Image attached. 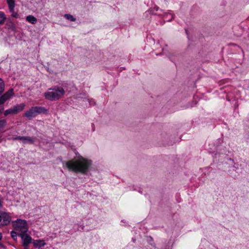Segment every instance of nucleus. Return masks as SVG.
Returning <instances> with one entry per match:
<instances>
[{
	"instance_id": "obj_26",
	"label": "nucleus",
	"mask_w": 249,
	"mask_h": 249,
	"mask_svg": "<svg viewBox=\"0 0 249 249\" xmlns=\"http://www.w3.org/2000/svg\"><path fill=\"white\" fill-rule=\"evenodd\" d=\"M168 16V14H166L165 15V16Z\"/></svg>"
},
{
	"instance_id": "obj_19",
	"label": "nucleus",
	"mask_w": 249,
	"mask_h": 249,
	"mask_svg": "<svg viewBox=\"0 0 249 249\" xmlns=\"http://www.w3.org/2000/svg\"><path fill=\"white\" fill-rule=\"evenodd\" d=\"M159 10V7H158V6H155L153 8V12H154V11H158Z\"/></svg>"
},
{
	"instance_id": "obj_22",
	"label": "nucleus",
	"mask_w": 249,
	"mask_h": 249,
	"mask_svg": "<svg viewBox=\"0 0 249 249\" xmlns=\"http://www.w3.org/2000/svg\"><path fill=\"white\" fill-rule=\"evenodd\" d=\"M170 15H171V19L169 20V21H170L171 19H173L174 18V16L171 14H170Z\"/></svg>"
},
{
	"instance_id": "obj_1",
	"label": "nucleus",
	"mask_w": 249,
	"mask_h": 249,
	"mask_svg": "<svg viewBox=\"0 0 249 249\" xmlns=\"http://www.w3.org/2000/svg\"><path fill=\"white\" fill-rule=\"evenodd\" d=\"M92 164L90 160L84 158L78 153H75V156L72 160L65 162V165L69 170L84 175L89 172Z\"/></svg>"
},
{
	"instance_id": "obj_12",
	"label": "nucleus",
	"mask_w": 249,
	"mask_h": 249,
	"mask_svg": "<svg viewBox=\"0 0 249 249\" xmlns=\"http://www.w3.org/2000/svg\"><path fill=\"white\" fill-rule=\"evenodd\" d=\"M6 19V16L3 12L0 11V24H3Z\"/></svg>"
},
{
	"instance_id": "obj_2",
	"label": "nucleus",
	"mask_w": 249,
	"mask_h": 249,
	"mask_svg": "<svg viewBox=\"0 0 249 249\" xmlns=\"http://www.w3.org/2000/svg\"><path fill=\"white\" fill-rule=\"evenodd\" d=\"M65 91L63 87L55 86L49 89L44 93L45 98L51 101H56L63 97Z\"/></svg>"
},
{
	"instance_id": "obj_7",
	"label": "nucleus",
	"mask_w": 249,
	"mask_h": 249,
	"mask_svg": "<svg viewBox=\"0 0 249 249\" xmlns=\"http://www.w3.org/2000/svg\"><path fill=\"white\" fill-rule=\"evenodd\" d=\"M14 94L13 89H10L0 97V105L3 104Z\"/></svg>"
},
{
	"instance_id": "obj_23",
	"label": "nucleus",
	"mask_w": 249,
	"mask_h": 249,
	"mask_svg": "<svg viewBox=\"0 0 249 249\" xmlns=\"http://www.w3.org/2000/svg\"><path fill=\"white\" fill-rule=\"evenodd\" d=\"M89 104L91 105H94L95 103L94 101L89 102Z\"/></svg>"
},
{
	"instance_id": "obj_18",
	"label": "nucleus",
	"mask_w": 249,
	"mask_h": 249,
	"mask_svg": "<svg viewBox=\"0 0 249 249\" xmlns=\"http://www.w3.org/2000/svg\"><path fill=\"white\" fill-rule=\"evenodd\" d=\"M3 218H4V213H0V222L2 223Z\"/></svg>"
},
{
	"instance_id": "obj_14",
	"label": "nucleus",
	"mask_w": 249,
	"mask_h": 249,
	"mask_svg": "<svg viewBox=\"0 0 249 249\" xmlns=\"http://www.w3.org/2000/svg\"><path fill=\"white\" fill-rule=\"evenodd\" d=\"M64 17L68 20L71 21H74L76 20L75 18H74L72 15L70 14H65L64 15Z\"/></svg>"
},
{
	"instance_id": "obj_15",
	"label": "nucleus",
	"mask_w": 249,
	"mask_h": 249,
	"mask_svg": "<svg viewBox=\"0 0 249 249\" xmlns=\"http://www.w3.org/2000/svg\"><path fill=\"white\" fill-rule=\"evenodd\" d=\"M18 231H12L11 232V236L14 239V240H16L17 239V236L18 235Z\"/></svg>"
},
{
	"instance_id": "obj_6",
	"label": "nucleus",
	"mask_w": 249,
	"mask_h": 249,
	"mask_svg": "<svg viewBox=\"0 0 249 249\" xmlns=\"http://www.w3.org/2000/svg\"><path fill=\"white\" fill-rule=\"evenodd\" d=\"M18 236L21 238L22 244L24 247H27L32 242V237L27 232L19 233Z\"/></svg>"
},
{
	"instance_id": "obj_13",
	"label": "nucleus",
	"mask_w": 249,
	"mask_h": 249,
	"mask_svg": "<svg viewBox=\"0 0 249 249\" xmlns=\"http://www.w3.org/2000/svg\"><path fill=\"white\" fill-rule=\"evenodd\" d=\"M5 84L3 80L0 78V94H1L4 90Z\"/></svg>"
},
{
	"instance_id": "obj_21",
	"label": "nucleus",
	"mask_w": 249,
	"mask_h": 249,
	"mask_svg": "<svg viewBox=\"0 0 249 249\" xmlns=\"http://www.w3.org/2000/svg\"><path fill=\"white\" fill-rule=\"evenodd\" d=\"M0 248H4L5 247L3 244H2L1 243H0Z\"/></svg>"
},
{
	"instance_id": "obj_24",
	"label": "nucleus",
	"mask_w": 249,
	"mask_h": 249,
	"mask_svg": "<svg viewBox=\"0 0 249 249\" xmlns=\"http://www.w3.org/2000/svg\"><path fill=\"white\" fill-rule=\"evenodd\" d=\"M2 237V234L1 232H0V241L1 240Z\"/></svg>"
},
{
	"instance_id": "obj_8",
	"label": "nucleus",
	"mask_w": 249,
	"mask_h": 249,
	"mask_svg": "<svg viewBox=\"0 0 249 249\" xmlns=\"http://www.w3.org/2000/svg\"><path fill=\"white\" fill-rule=\"evenodd\" d=\"M13 140H21L24 143L32 144L34 142V139L30 137L18 136L14 138Z\"/></svg>"
},
{
	"instance_id": "obj_11",
	"label": "nucleus",
	"mask_w": 249,
	"mask_h": 249,
	"mask_svg": "<svg viewBox=\"0 0 249 249\" xmlns=\"http://www.w3.org/2000/svg\"><path fill=\"white\" fill-rule=\"evenodd\" d=\"M10 12H12L15 9V2L14 0H7Z\"/></svg>"
},
{
	"instance_id": "obj_25",
	"label": "nucleus",
	"mask_w": 249,
	"mask_h": 249,
	"mask_svg": "<svg viewBox=\"0 0 249 249\" xmlns=\"http://www.w3.org/2000/svg\"><path fill=\"white\" fill-rule=\"evenodd\" d=\"M3 108H2L1 109H0V114H1L2 113V111H3Z\"/></svg>"
},
{
	"instance_id": "obj_4",
	"label": "nucleus",
	"mask_w": 249,
	"mask_h": 249,
	"mask_svg": "<svg viewBox=\"0 0 249 249\" xmlns=\"http://www.w3.org/2000/svg\"><path fill=\"white\" fill-rule=\"evenodd\" d=\"M47 110L42 107H31L25 113V116L29 119L35 118L36 115L41 113H46Z\"/></svg>"
},
{
	"instance_id": "obj_17",
	"label": "nucleus",
	"mask_w": 249,
	"mask_h": 249,
	"mask_svg": "<svg viewBox=\"0 0 249 249\" xmlns=\"http://www.w3.org/2000/svg\"><path fill=\"white\" fill-rule=\"evenodd\" d=\"M12 14H11V16L15 18H18V13L16 12L15 11V9L13 10V11L12 12H10Z\"/></svg>"
},
{
	"instance_id": "obj_10",
	"label": "nucleus",
	"mask_w": 249,
	"mask_h": 249,
	"mask_svg": "<svg viewBox=\"0 0 249 249\" xmlns=\"http://www.w3.org/2000/svg\"><path fill=\"white\" fill-rule=\"evenodd\" d=\"M10 217L8 214L4 213V218L2 219V224L3 225H7L10 222Z\"/></svg>"
},
{
	"instance_id": "obj_3",
	"label": "nucleus",
	"mask_w": 249,
	"mask_h": 249,
	"mask_svg": "<svg viewBox=\"0 0 249 249\" xmlns=\"http://www.w3.org/2000/svg\"><path fill=\"white\" fill-rule=\"evenodd\" d=\"M12 225L15 231L19 233L27 232L29 230V226L27 221L21 219H17L12 221Z\"/></svg>"
},
{
	"instance_id": "obj_16",
	"label": "nucleus",
	"mask_w": 249,
	"mask_h": 249,
	"mask_svg": "<svg viewBox=\"0 0 249 249\" xmlns=\"http://www.w3.org/2000/svg\"><path fill=\"white\" fill-rule=\"evenodd\" d=\"M6 124V122L4 120L0 121V131L2 129Z\"/></svg>"
},
{
	"instance_id": "obj_5",
	"label": "nucleus",
	"mask_w": 249,
	"mask_h": 249,
	"mask_svg": "<svg viewBox=\"0 0 249 249\" xmlns=\"http://www.w3.org/2000/svg\"><path fill=\"white\" fill-rule=\"evenodd\" d=\"M25 105L23 103L17 105L13 107H11L5 111L4 114L5 116L8 115L9 114H16L18 113L23 110L25 107Z\"/></svg>"
},
{
	"instance_id": "obj_20",
	"label": "nucleus",
	"mask_w": 249,
	"mask_h": 249,
	"mask_svg": "<svg viewBox=\"0 0 249 249\" xmlns=\"http://www.w3.org/2000/svg\"><path fill=\"white\" fill-rule=\"evenodd\" d=\"M46 70L50 73H53V71L50 70L48 67H46Z\"/></svg>"
},
{
	"instance_id": "obj_9",
	"label": "nucleus",
	"mask_w": 249,
	"mask_h": 249,
	"mask_svg": "<svg viewBox=\"0 0 249 249\" xmlns=\"http://www.w3.org/2000/svg\"><path fill=\"white\" fill-rule=\"evenodd\" d=\"M26 20L33 24H36L37 22V18L32 15H29L26 17Z\"/></svg>"
}]
</instances>
